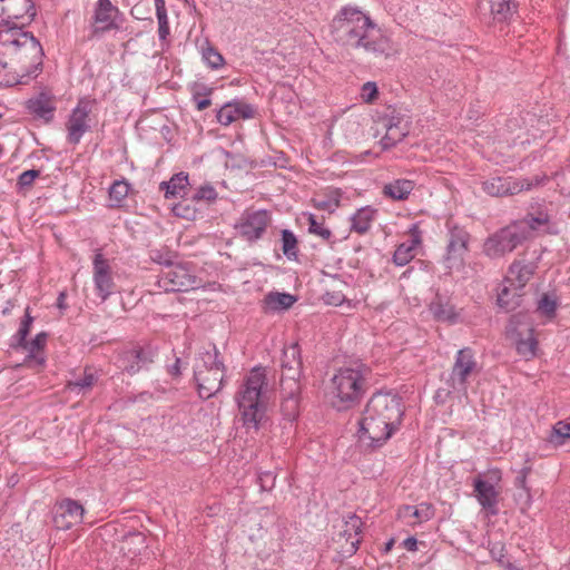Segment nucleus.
<instances>
[{
	"label": "nucleus",
	"mask_w": 570,
	"mask_h": 570,
	"mask_svg": "<svg viewBox=\"0 0 570 570\" xmlns=\"http://www.w3.org/2000/svg\"><path fill=\"white\" fill-rule=\"evenodd\" d=\"M189 263H174L161 273L156 286L165 292H187L199 286Z\"/></svg>",
	"instance_id": "7"
},
{
	"label": "nucleus",
	"mask_w": 570,
	"mask_h": 570,
	"mask_svg": "<svg viewBox=\"0 0 570 570\" xmlns=\"http://www.w3.org/2000/svg\"><path fill=\"white\" fill-rule=\"evenodd\" d=\"M331 28L334 40L348 49L385 58L395 52L390 38L356 8H343L333 19Z\"/></svg>",
	"instance_id": "1"
},
{
	"label": "nucleus",
	"mask_w": 570,
	"mask_h": 570,
	"mask_svg": "<svg viewBox=\"0 0 570 570\" xmlns=\"http://www.w3.org/2000/svg\"><path fill=\"white\" fill-rule=\"evenodd\" d=\"M167 373L173 379H178L181 375V360L176 357L173 364L167 365Z\"/></svg>",
	"instance_id": "59"
},
{
	"label": "nucleus",
	"mask_w": 570,
	"mask_h": 570,
	"mask_svg": "<svg viewBox=\"0 0 570 570\" xmlns=\"http://www.w3.org/2000/svg\"><path fill=\"white\" fill-rule=\"evenodd\" d=\"M344 301V295L341 293H335L332 295L331 299H328L330 304L340 305Z\"/></svg>",
	"instance_id": "62"
},
{
	"label": "nucleus",
	"mask_w": 570,
	"mask_h": 570,
	"mask_svg": "<svg viewBox=\"0 0 570 570\" xmlns=\"http://www.w3.org/2000/svg\"><path fill=\"white\" fill-rule=\"evenodd\" d=\"M480 9H488L494 22H508L517 12L515 0H481Z\"/></svg>",
	"instance_id": "25"
},
{
	"label": "nucleus",
	"mask_w": 570,
	"mask_h": 570,
	"mask_svg": "<svg viewBox=\"0 0 570 570\" xmlns=\"http://www.w3.org/2000/svg\"><path fill=\"white\" fill-rule=\"evenodd\" d=\"M543 122L541 119L537 118V116L530 111H525L518 116H513L508 119L507 127L510 131H514L518 128H524L530 130V128H534L535 125H540Z\"/></svg>",
	"instance_id": "38"
},
{
	"label": "nucleus",
	"mask_w": 570,
	"mask_h": 570,
	"mask_svg": "<svg viewBox=\"0 0 570 570\" xmlns=\"http://www.w3.org/2000/svg\"><path fill=\"white\" fill-rule=\"evenodd\" d=\"M94 283L97 295L105 302L115 291L111 267L101 253L94 257Z\"/></svg>",
	"instance_id": "17"
},
{
	"label": "nucleus",
	"mask_w": 570,
	"mask_h": 570,
	"mask_svg": "<svg viewBox=\"0 0 570 570\" xmlns=\"http://www.w3.org/2000/svg\"><path fill=\"white\" fill-rule=\"evenodd\" d=\"M549 223V216L544 212H538L537 214H528L523 219L513 223L518 227L519 232H523L524 240L532 237L534 232L542 230Z\"/></svg>",
	"instance_id": "27"
},
{
	"label": "nucleus",
	"mask_w": 570,
	"mask_h": 570,
	"mask_svg": "<svg viewBox=\"0 0 570 570\" xmlns=\"http://www.w3.org/2000/svg\"><path fill=\"white\" fill-rule=\"evenodd\" d=\"M520 289L504 285L498 294V305L507 312L514 309L520 304Z\"/></svg>",
	"instance_id": "39"
},
{
	"label": "nucleus",
	"mask_w": 570,
	"mask_h": 570,
	"mask_svg": "<svg viewBox=\"0 0 570 570\" xmlns=\"http://www.w3.org/2000/svg\"><path fill=\"white\" fill-rule=\"evenodd\" d=\"M37 11L32 0H0V19L6 24L13 20H21V24L30 22Z\"/></svg>",
	"instance_id": "16"
},
{
	"label": "nucleus",
	"mask_w": 570,
	"mask_h": 570,
	"mask_svg": "<svg viewBox=\"0 0 570 570\" xmlns=\"http://www.w3.org/2000/svg\"><path fill=\"white\" fill-rule=\"evenodd\" d=\"M476 361L471 348H462L456 353L451 372V386L458 391H466L469 376L476 370Z\"/></svg>",
	"instance_id": "14"
},
{
	"label": "nucleus",
	"mask_w": 570,
	"mask_h": 570,
	"mask_svg": "<svg viewBox=\"0 0 570 570\" xmlns=\"http://www.w3.org/2000/svg\"><path fill=\"white\" fill-rule=\"evenodd\" d=\"M430 312L438 321L455 323L458 315L454 306L449 299L440 294H436L430 303Z\"/></svg>",
	"instance_id": "29"
},
{
	"label": "nucleus",
	"mask_w": 570,
	"mask_h": 570,
	"mask_svg": "<svg viewBox=\"0 0 570 570\" xmlns=\"http://www.w3.org/2000/svg\"><path fill=\"white\" fill-rule=\"evenodd\" d=\"M375 210L371 207H363L358 209L351 218L352 230L357 234H365L371 228V224L374 219Z\"/></svg>",
	"instance_id": "36"
},
{
	"label": "nucleus",
	"mask_w": 570,
	"mask_h": 570,
	"mask_svg": "<svg viewBox=\"0 0 570 570\" xmlns=\"http://www.w3.org/2000/svg\"><path fill=\"white\" fill-rule=\"evenodd\" d=\"M281 394L283 415L289 421L295 420L299 413L301 383L296 381L281 383Z\"/></svg>",
	"instance_id": "22"
},
{
	"label": "nucleus",
	"mask_w": 570,
	"mask_h": 570,
	"mask_svg": "<svg viewBox=\"0 0 570 570\" xmlns=\"http://www.w3.org/2000/svg\"><path fill=\"white\" fill-rule=\"evenodd\" d=\"M156 17H157V20H158V36H159V40L165 41L167 39V37L169 36V33H170V31H169L168 14L164 13V14H158Z\"/></svg>",
	"instance_id": "56"
},
{
	"label": "nucleus",
	"mask_w": 570,
	"mask_h": 570,
	"mask_svg": "<svg viewBox=\"0 0 570 570\" xmlns=\"http://www.w3.org/2000/svg\"><path fill=\"white\" fill-rule=\"evenodd\" d=\"M265 380V374L259 368H254L237 393L236 401L247 431L257 432L265 419V405L261 399Z\"/></svg>",
	"instance_id": "4"
},
{
	"label": "nucleus",
	"mask_w": 570,
	"mask_h": 570,
	"mask_svg": "<svg viewBox=\"0 0 570 570\" xmlns=\"http://www.w3.org/2000/svg\"><path fill=\"white\" fill-rule=\"evenodd\" d=\"M47 341V334L39 333L36 335L33 340L30 342L24 341V344L19 345L20 347H23L26 351L29 352L30 356H35L37 352L43 348Z\"/></svg>",
	"instance_id": "50"
},
{
	"label": "nucleus",
	"mask_w": 570,
	"mask_h": 570,
	"mask_svg": "<svg viewBox=\"0 0 570 570\" xmlns=\"http://www.w3.org/2000/svg\"><path fill=\"white\" fill-rule=\"evenodd\" d=\"M130 186L124 180L115 181L109 188V197L117 206L127 197Z\"/></svg>",
	"instance_id": "42"
},
{
	"label": "nucleus",
	"mask_w": 570,
	"mask_h": 570,
	"mask_svg": "<svg viewBox=\"0 0 570 570\" xmlns=\"http://www.w3.org/2000/svg\"><path fill=\"white\" fill-rule=\"evenodd\" d=\"M91 111L92 101L87 98L79 99L66 122L68 144L73 146L78 145L83 135L91 130V119L89 117Z\"/></svg>",
	"instance_id": "10"
},
{
	"label": "nucleus",
	"mask_w": 570,
	"mask_h": 570,
	"mask_svg": "<svg viewBox=\"0 0 570 570\" xmlns=\"http://www.w3.org/2000/svg\"><path fill=\"white\" fill-rule=\"evenodd\" d=\"M392 544H393V541H390V542L386 544V549H387V550H389V549H391Z\"/></svg>",
	"instance_id": "64"
},
{
	"label": "nucleus",
	"mask_w": 570,
	"mask_h": 570,
	"mask_svg": "<svg viewBox=\"0 0 570 570\" xmlns=\"http://www.w3.org/2000/svg\"><path fill=\"white\" fill-rule=\"evenodd\" d=\"M281 367V383H285V381L299 382L303 362L301 357V348L297 343H293L283 350Z\"/></svg>",
	"instance_id": "19"
},
{
	"label": "nucleus",
	"mask_w": 570,
	"mask_h": 570,
	"mask_svg": "<svg viewBox=\"0 0 570 570\" xmlns=\"http://www.w3.org/2000/svg\"><path fill=\"white\" fill-rule=\"evenodd\" d=\"M530 472V468H523L519 474L517 475L514 480V485L520 489V492L518 493V498L522 499L525 498L527 501L530 500V493L529 489L527 488V476Z\"/></svg>",
	"instance_id": "49"
},
{
	"label": "nucleus",
	"mask_w": 570,
	"mask_h": 570,
	"mask_svg": "<svg viewBox=\"0 0 570 570\" xmlns=\"http://www.w3.org/2000/svg\"><path fill=\"white\" fill-rule=\"evenodd\" d=\"M541 183L539 177L514 179L510 176H495L487 179L482 184V189L492 197H505L530 190L533 186Z\"/></svg>",
	"instance_id": "9"
},
{
	"label": "nucleus",
	"mask_w": 570,
	"mask_h": 570,
	"mask_svg": "<svg viewBox=\"0 0 570 570\" xmlns=\"http://www.w3.org/2000/svg\"><path fill=\"white\" fill-rule=\"evenodd\" d=\"M151 259H153L155 263H157V264H159V265L165 266V267H166V269H167L168 267H170V266L175 263V262L173 261V256H171V254H169V253H161V252H159V250H156V252H154V253H153V255H151Z\"/></svg>",
	"instance_id": "57"
},
{
	"label": "nucleus",
	"mask_w": 570,
	"mask_h": 570,
	"mask_svg": "<svg viewBox=\"0 0 570 570\" xmlns=\"http://www.w3.org/2000/svg\"><path fill=\"white\" fill-rule=\"evenodd\" d=\"M203 59L212 69H218L224 65L223 56L210 46L203 50Z\"/></svg>",
	"instance_id": "46"
},
{
	"label": "nucleus",
	"mask_w": 570,
	"mask_h": 570,
	"mask_svg": "<svg viewBox=\"0 0 570 570\" xmlns=\"http://www.w3.org/2000/svg\"><path fill=\"white\" fill-rule=\"evenodd\" d=\"M65 298H66V294H65V293H60V294H59V297H58V306H59L60 308H62V307H63V301H65Z\"/></svg>",
	"instance_id": "63"
},
{
	"label": "nucleus",
	"mask_w": 570,
	"mask_h": 570,
	"mask_svg": "<svg viewBox=\"0 0 570 570\" xmlns=\"http://www.w3.org/2000/svg\"><path fill=\"white\" fill-rule=\"evenodd\" d=\"M0 51L21 65V79L36 77L41 70L43 50L31 32L16 26L0 31Z\"/></svg>",
	"instance_id": "3"
},
{
	"label": "nucleus",
	"mask_w": 570,
	"mask_h": 570,
	"mask_svg": "<svg viewBox=\"0 0 570 570\" xmlns=\"http://www.w3.org/2000/svg\"><path fill=\"white\" fill-rule=\"evenodd\" d=\"M156 356V351L150 346H132L119 353L116 364L118 368L130 375L147 368Z\"/></svg>",
	"instance_id": "13"
},
{
	"label": "nucleus",
	"mask_w": 570,
	"mask_h": 570,
	"mask_svg": "<svg viewBox=\"0 0 570 570\" xmlns=\"http://www.w3.org/2000/svg\"><path fill=\"white\" fill-rule=\"evenodd\" d=\"M414 188V183L409 179H396L383 187V194L394 200H404Z\"/></svg>",
	"instance_id": "33"
},
{
	"label": "nucleus",
	"mask_w": 570,
	"mask_h": 570,
	"mask_svg": "<svg viewBox=\"0 0 570 570\" xmlns=\"http://www.w3.org/2000/svg\"><path fill=\"white\" fill-rule=\"evenodd\" d=\"M570 438V423L558 422L552 430L550 441L557 444H562L566 439Z\"/></svg>",
	"instance_id": "44"
},
{
	"label": "nucleus",
	"mask_w": 570,
	"mask_h": 570,
	"mask_svg": "<svg viewBox=\"0 0 570 570\" xmlns=\"http://www.w3.org/2000/svg\"><path fill=\"white\" fill-rule=\"evenodd\" d=\"M188 185V175L180 171L174 175L168 181L160 183L159 189L163 190L165 193V197L169 199L178 196H185Z\"/></svg>",
	"instance_id": "31"
},
{
	"label": "nucleus",
	"mask_w": 570,
	"mask_h": 570,
	"mask_svg": "<svg viewBox=\"0 0 570 570\" xmlns=\"http://www.w3.org/2000/svg\"><path fill=\"white\" fill-rule=\"evenodd\" d=\"M473 487L475 498L478 499V502L481 504V507L491 514H497L499 492L495 490L494 485L489 481L476 478L473 481Z\"/></svg>",
	"instance_id": "24"
},
{
	"label": "nucleus",
	"mask_w": 570,
	"mask_h": 570,
	"mask_svg": "<svg viewBox=\"0 0 570 570\" xmlns=\"http://www.w3.org/2000/svg\"><path fill=\"white\" fill-rule=\"evenodd\" d=\"M558 307V297L554 294L544 293L538 301L537 311L540 315L552 318Z\"/></svg>",
	"instance_id": "40"
},
{
	"label": "nucleus",
	"mask_w": 570,
	"mask_h": 570,
	"mask_svg": "<svg viewBox=\"0 0 570 570\" xmlns=\"http://www.w3.org/2000/svg\"><path fill=\"white\" fill-rule=\"evenodd\" d=\"M269 223L271 215L267 210H246L239 217L235 228L244 239L255 242L262 238Z\"/></svg>",
	"instance_id": "12"
},
{
	"label": "nucleus",
	"mask_w": 570,
	"mask_h": 570,
	"mask_svg": "<svg viewBox=\"0 0 570 570\" xmlns=\"http://www.w3.org/2000/svg\"><path fill=\"white\" fill-rule=\"evenodd\" d=\"M173 212L176 216L183 218H190L194 216V210L184 204H177L173 207Z\"/></svg>",
	"instance_id": "58"
},
{
	"label": "nucleus",
	"mask_w": 570,
	"mask_h": 570,
	"mask_svg": "<svg viewBox=\"0 0 570 570\" xmlns=\"http://www.w3.org/2000/svg\"><path fill=\"white\" fill-rule=\"evenodd\" d=\"M97 381V373L92 372L90 367H86L81 377L76 379L75 381H69L67 383V389L71 392L85 394L92 389Z\"/></svg>",
	"instance_id": "37"
},
{
	"label": "nucleus",
	"mask_w": 570,
	"mask_h": 570,
	"mask_svg": "<svg viewBox=\"0 0 570 570\" xmlns=\"http://www.w3.org/2000/svg\"><path fill=\"white\" fill-rule=\"evenodd\" d=\"M254 116V109L250 105L242 101L226 102L217 111V121L223 126H228L238 118L249 119Z\"/></svg>",
	"instance_id": "23"
},
{
	"label": "nucleus",
	"mask_w": 570,
	"mask_h": 570,
	"mask_svg": "<svg viewBox=\"0 0 570 570\" xmlns=\"http://www.w3.org/2000/svg\"><path fill=\"white\" fill-rule=\"evenodd\" d=\"M405 247H409L415 253L416 247L421 244V230L417 225H413L409 230V239L404 243Z\"/></svg>",
	"instance_id": "52"
},
{
	"label": "nucleus",
	"mask_w": 570,
	"mask_h": 570,
	"mask_svg": "<svg viewBox=\"0 0 570 570\" xmlns=\"http://www.w3.org/2000/svg\"><path fill=\"white\" fill-rule=\"evenodd\" d=\"M414 256L415 253L409 249V247H405V245L400 244L394 252L393 262L397 266H405L414 258Z\"/></svg>",
	"instance_id": "47"
},
{
	"label": "nucleus",
	"mask_w": 570,
	"mask_h": 570,
	"mask_svg": "<svg viewBox=\"0 0 570 570\" xmlns=\"http://www.w3.org/2000/svg\"><path fill=\"white\" fill-rule=\"evenodd\" d=\"M27 108L30 114L49 121L53 117L56 107L51 98L46 94L31 98L27 101Z\"/></svg>",
	"instance_id": "28"
},
{
	"label": "nucleus",
	"mask_w": 570,
	"mask_h": 570,
	"mask_svg": "<svg viewBox=\"0 0 570 570\" xmlns=\"http://www.w3.org/2000/svg\"><path fill=\"white\" fill-rule=\"evenodd\" d=\"M538 265L533 261H528L525 258H517L509 266L507 276L504 282L510 286L514 287V289H522L533 277Z\"/></svg>",
	"instance_id": "20"
},
{
	"label": "nucleus",
	"mask_w": 570,
	"mask_h": 570,
	"mask_svg": "<svg viewBox=\"0 0 570 570\" xmlns=\"http://www.w3.org/2000/svg\"><path fill=\"white\" fill-rule=\"evenodd\" d=\"M156 16L167 13L166 1L155 0Z\"/></svg>",
	"instance_id": "61"
},
{
	"label": "nucleus",
	"mask_w": 570,
	"mask_h": 570,
	"mask_svg": "<svg viewBox=\"0 0 570 570\" xmlns=\"http://www.w3.org/2000/svg\"><path fill=\"white\" fill-rule=\"evenodd\" d=\"M218 351L199 352L194 364V380L197 384L198 394L207 400L220 391L224 380L225 366L218 358Z\"/></svg>",
	"instance_id": "6"
},
{
	"label": "nucleus",
	"mask_w": 570,
	"mask_h": 570,
	"mask_svg": "<svg viewBox=\"0 0 570 570\" xmlns=\"http://www.w3.org/2000/svg\"><path fill=\"white\" fill-rule=\"evenodd\" d=\"M379 90L375 82L367 81L362 86L361 97L364 102H372L377 97Z\"/></svg>",
	"instance_id": "53"
},
{
	"label": "nucleus",
	"mask_w": 570,
	"mask_h": 570,
	"mask_svg": "<svg viewBox=\"0 0 570 570\" xmlns=\"http://www.w3.org/2000/svg\"><path fill=\"white\" fill-rule=\"evenodd\" d=\"M403 415L404 405L399 394L392 391L374 393L358 421L360 442L368 448L382 446L399 429Z\"/></svg>",
	"instance_id": "2"
},
{
	"label": "nucleus",
	"mask_w": 570,
	"mask_h": 570,
	"mask_svg": "<svg viewBox=\"0 0 570 570\" xmlns=\"http://www.w3.org/2000/svg\"><path fill=\"white\" fill-rule=\"evenodd\" d=\"M402 546L407 551H415L417 549V540L414 537H409L403 540Z\"/></svg>",
	"instance_id": "60"
},
{
	"label": "nucleus",
	"mask_w": 570,
	"mask_h": 570,
	"mask_svg": "<svg viewBox=\"0 0 570 570\" xmlns=\"http://www.w3.org/2000/svg\"><path fill=\"white\" fill-rule=\"evenodd\" d=\"M362 525L363 522L361 518L355 514L350 515L345 521L344 535H347V547L344 550L345 553L352 556L357 551L358 544L361 542L358 535L362 532Z\"/></svg>",
	"instance_id": "30"
},
{
	"label": "nucleus",
	"mask_w": 570,
	"mask_h": 570,
	"mask_svg": "<svg viewBox=\"0 0 570 570\" xmlns=\"http://www.w3.org/2000/svg\"><path fill=\"white\" fill-rule=\"evenodd\" d=\"M296 298L287 293H269L264 298V309L276 312L289 308Z\"/></svg>",
	"instance_id": "35"
},
{
	"label": "nucleus",
	"mask_w": 570,
	"mask_h": 570,
	"mask_svg": "<svg viewBox=\"0 0 570 570\" xmlns=\"http://www.w3.org/2000/svg\"><path fill=\"white\" fill-rule=\"evenodd\" d=\"M523 242V232L511 224L485 239L483 253L490 258H499L513 252Z\"/></svg>",
	"instance_id": "8"
},
{
	"label": "nucleus",
	"mask_w": 570,
	"mask_h": 570,
	"mask_svg": "<svg viewBox=\"0 0 570 570\" xmlns=\"http://www.w3.org/2000/svg\"><path fill=\"white\" fill-rule=\"evenodd\" d=\"M382 127L385 129V135L381 139L383 149H389L400 142L406 135V126L399 118H384Z\"/></svg>",
	"instance_id": "26"
},
{
	"label": "nucleus",
	"mask_w": 570,
	"mask_h": 570,
	"mask_svg": "<svg viewBox=\"0 0 570 570\" xmlns=\"http://www.w3.org/2000/svg\"><path fill=\"white\" fill-rule=\"evenodd\" d=\"M121 16L119 9L111 3L110 0H98L94 11V21L96 26L92 29V36H99L110 30H118L120 28L117 22L118 17Z\"/></svg>",
	"instance_id": "18"
},
{
	"label": "nucleus",
	"mask_w": 570,
	"mask_h": 570,
	"mask_svg": "<svg viewBox=\"0 0 570 570\" xmlns=\"http://www.w3.org/2000/svg\"><path fill=\"white\" fill-rule=\"evenodd\" d=\"M216 198H217V191L209 184L200 186L193 196V199L198 200V202L199 200L213 202Z\"/></svg>",
	"instance_id": "51"
},
{
	"label": "nucleus",
	"mask_w": 570,
	"mask_h": 570,
	"mask_svg": "<svg viewBox=\"0 0 570 570\" xmlns=\"http://www.w3.org/2000/svg\"><path fill=\"white\" fill-rule=\"evenodd\" d=\"M368 368L364 365L340 368L332 377L333 405L344 411L355 405L365 392Z\"/></svg>",
	"instance_id": "5"
},
{
	"label": "nucleus",
	"mask_w": 570,
	"mask_h": 570,
	"mask_svg": "<svg viewBox=\"0 0 570 570\" xmlns=\"http://www.w3.org/2000/svg\"><path fill=\"white\" fill-rule=\"evenodd\" d=\"M470 235L462 228L454 227L450 230L446 254L443 264L449 273L461 271L464 267V257L469 250Z\"/></svg>",
	"instance_id": "11"
},
{
	"label": "nucleus",
	"mask_w": 570,
	"mask_h": 570,
	"mask_svg": "<svg viewBox=\"0 0 570 570\" xmlns=\"http://www.w3.org/2000/svg\"><path fill=\"white\" fill-rule=\"evenodd\" d=\"M213 92V88H207L205 86H202L197 90H195L193 95V100L196 104V108L200 111L206 108H208L212 105V100L206 98V96H209Z\"/></svg>",
	"instance_id": "45"
},
{
	"label": "nucleus",
	"mask_w": 570,
	"mask_h": 570,
	"mask_svg": "<svg viewBox=\"0 0 570 570\" xmlns=\"http://www.w3.org/2000/svg\"><path fill=\"white\" fill-rule=\"evenodd\" d=\"M434 514L433 508L429 503H421L417 507L414 505H403L399 509V518L403 520H409L410 518H415V520L421 523L424 521H429Z\"/></svg>",
	"instance_id": "34"
},
{
	"label": "nucleus",
	"mask_w": 570,
	"mask_h": 570,
	"mask_svg": "<svg viewBox=\"0 0 570 570\" xmlns=\"http://www.w3.org/2000/svg\"><path fill=\"white\" fill-rule=\"evenodd\" d=\"M40 175V171L37 169H29L20 174L18 178V185L21 188L30 187L35 179Z\"/></svg>",
	"instance_id": "55"
},
{
	"label": "nucleus",
	"mask_w": 570,
	"mask_h": 570,
	"mask_svg": "<svg viewBox=\"0 0 570 570\" xmlns=\"http://www.w3.org/2000/svg\"><path fill=\"white\" fill-rule=\"evenodd\" d=\"M146 537L141 532H130L124 537L120 551L125 557L134 559L146 550Z\"/></svg>",
	"instance_id": "32"
},
{
	"label": "nucleus",
	"mask_w": 570,
	"mask_h": 570,
	"mask_svg": "<svg viewBox=\"0 0 570 570\" xmlns=\"http://www.w3.org/2000/svg\"><path fill=\"white\" fill-rule=\"evenodd\" d=\"M85 509L76 500L63 499L56 504L53 510V523L59 530H69L82 522Z\"/></svg>",
	"instance_id": "15"
},
{
	"label": "nucleus",
	"mask_w": 570,
	"mask_h": 570,
	"mask_svg": "<svg viewBox=\"0 0 570 570\" xmlns=\"http://www.w3.org/2000/svg\"><path fill=\"white\" fill-rule=\"evenodd\" d=\"M33 318L30 316L29 308L26 309L24 318L22 320L20 327L13 338L17 341L12 346H19L24 344L27 336L30 332V326Z\"/></svg>",
	"instance_id": "43"
},
{
	"label": "nucleus",
	"mask_w": 570,
	"mask_h": 570,
	"mask_svg": "<svg viewBox=\"0 0 570 570\" xmlns=\"http://www.w3.org/2000/svg\"><path fill=\"white\" fill-rule=\"evenodd\" d=\"M308 223H309V226H308L309 233L317 235L325 240L330 239L332 233L328 228H326L324 226L323 222L317 220V218L314 215H309Z\"/></svg>",
	"instance_id": "48"
},
{
	"label": "nucleus",
	"mask_w": 570,
	"mask_h": 570,
	"mask_svg": "<svg viewBox=\"0 0 570 570\" xmlns=\"http://www.w3.org/2000/svg\"><path fill=\"white\" fill-rule=\"evenodd\" d=\"M524 315L517 314L510 320V331L515 336V347L519 355L524 360H531L537 354L538 341L533 336V328H527V335L523 337L522 333L518 331L517 326L522 323Z\"/></svg>",
	"instance_id": "21"
},
{
	"label": "nucleus",
	"mask_w": 570,
	"mask_h": 570,
	"mask_svg": "<svg viewBox=\"0 0 570 570\" xmlns=\"http://www.w3.org/2000/svg\"><path fill=\"white\" fill-rule=\"evenodd\" d=\"M282 250L288 259L297 256V238L288 229L282 230Z\"/></svg>",
	"instance_id": "41"
},
{
	"label": "nucleus",
	"mask_w": 570,
	"mask_h": 570,
	"mask_svg": "<svg viewBox=\"0 0 570 570\" xmlns=\"http://www.w3.org/2000/svg\"><path fill=\"white\" fill-rule=\"evenodd\" d=\"M276 476L273 472L266 471L258 474V483L263 491H269L275 487Z\"/></svg>",
	"instance_id": "54"
}]
</instances>
